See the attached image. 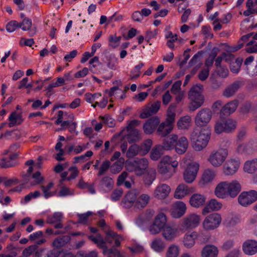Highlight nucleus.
Returning <instances> with one entry per match:
<instances>
[{"label": "nucleus", "mask_w": 257, "mask_h": 257, "mask_svg": "<svg viewBox=\"0 0 257 257\" xmlns=\"http://www.w3.org/2000/svg\"><path fill=\"white\" fill-rule=\"evenodd\" d=\"M156 171L155 169L150 168L148 170L147 173L145 175L144 181L145 185L150 186L156 179Z\"/></svg>", "instance_id": "41"}, {"label": "nucleus", "mask_w": 257, "mask_h": 257, "mask_svg": "<svg viewBox=\"0 0 257 257\" xmlns=\"http://www.w3.org/2000/svg\"><path fill=\"white\" fill-rule=\"evenodd\" d=\"M178 136L172 134L164 138L162 141V146L166 151H169L174 149Z\"/></svg>", "instance_id": "20"}, {"label": "nucleus", "mask_w": 257, "mask_h": 257, "mask_svg": "<svg viewBox=\"0 0 257 257\" xmlns=\"http://www.w3.org/2000/svg\"><path fill=\"white\" fill-rule=\"evenodd\" d=\"M163 236L167 240L171 241L177 236V229L166 225L163 230Z\"/></svg>", "instance_id": "34"}, {"label": "nucleus", "mask_w": 257, "mask_h": 257, "mask_svg": "<svg viewBox=\"0 0 257 257\" xmlns=\"http://www.w3.org/2000/svg\"><path fill=\"white\" fill-rule=\"evenodd\" d=\"M210 134L209 129H202L199 132L193 131L190 137L193 148L196 151L204 149L209 142Z\"/></svg>", "instance_id": "1"}, {"label": "nucleus", "mask_w": 257, "mask_h": 257, "mask_svg": "<svg viewBox=\"0 0 257 257\" xmlns=\"http://www.w3.org/2000/svg\"><path fill=\"white\" fill-rule=\"evenodd\" d=\"M191 124V117L189 115L181 117L177 122V126L179 129L188 130Z\"/></svg>", "instance_id": "38"}, {"label": "nucleus", "mask_w": 257, "mask_h": 257, "mask_svg": "<svg viewBox=\"0 0 257 257\" xmlns=\"http://www.w3.org/2000/svg\"><path fill=\"white\" fill-rule=\"evenodd\" d=\"M173 128V125L162 122L157 129L156 133L161 138H165L171 133Z\"/></svg>", "instance_id": "30"}, {"label": "nucleus", "mask_w": 257, "mask_h": 257, "mask_svg": "<svg viewBox=\"0 0 257 257\" xmlns=\"http://www.w3.org/2000/svg\"><path fill=\"white\" fill-rule=\"evenodd\" d=\"M106 234L108 236H110L111 238L115 239V244L116 246H119L120 245L119 239L122 238L121 235L117 234L116 232L111 230L107 231Z\"/></svg>", "instance_id": "59"}, {"label": "nucleus", "mask_w": 257, "mask_h": 257, "mask_svg": "<svg viewBox=\"0 0 257 257\" xmlns=\"http://www.w3.org/2000/svg\"><path fill=\"white\" fill-rule=\"evenodd\" d=\"M203 52L202 51H198L195 54L193 57L191 59L188 63V67H191L197 64H199L200 62L201 58L202 57Z\"/></svg>", "instance_id": "50"}, {"label": "nucleus", "mask_w": 257, "mask_h": 257, "mask_svg": "<svg viewBox=\"0 0 257 257\" xmlns=\"http://www.w3.org/2000/svg\"><path fill=\"white\" fill-rule=\"evenodd\" d=\"M74 194V191L68 187L64 186H62L60 187V190L58 192V196L65 197L68 195H72Z\"/></svg>", "instance_id": "56"}, {"label": "nucleus", "mask_w": 257, "mask_h": 257, "mask_svg": "<svg viewBox=\"0 0 257 257\" xmlns=\"http://www.w3.org/2000/svg\"><path fill=\"white\" fill-rule=\"evenodd\" d=\"M21 182L25 187H31L40 184L44 178L41 176L40 172L37 171L33 175H22Z\"/></svg>", "instance_id": "11"}, {"label": "nucleus", "mask_w": 257, "mask_h": 257, "mask_svg": "<svg viewBox=\"0 0 257 257\" xmlns=\"http://www.w3.org/2000/svg\"><path fill=\"white\" fill-rule=\"evenodd\" d=\"M228 196L234 198L241 191V186L237 181H233L231 182H228Z\"/></svg>", "instance_id": "32"}, {"label": "nucleus", "mask_w": 257, "mask_h": 257, "mask_svg": "<svg viewBox=\"0 0 257 257\" xmlns=\"http://www.w3.org/2000/svg\"><path fill=\"white\" fill-rule=\"evenodd\" d=\"M124 161V159L121 158L112 165H110V172L113 174L119 173L122 169Z\"/></svg>", "instance_id": "47"}, {"label": "nucleus", "mask_w": 257, "mask_h": 257, "mask_svg": "<svg viewBox=\"0 0 257 257\" xmlns=\"http://www.w3.org/2000/svg\"><path fill=\"white\" fill-rule=\"evenodd\" d=\"M218 249L217 247L212 244H207L201 250V257H217Z\"/></svg>", "instance_id": "26"}, {"label": "nucleus", "mask_w": 257, "mask_h": 257, "mask_svg": "<svg viewBox=\"0 0 257 257\" xmlns=\"http://www.w3.org/2000/svg\"><path fill=\"white\" fill-rule=\"evenodd\" d=\"M202 85H196L193 86L189 91L188 98L191 102L188 108L190 111H194L203 105L204 97L202 94Z\"/></svg>", "instance_id": "2"}, {"label": "nucleus", "mask_w": 257, "mask_h": 257, "mask_svg": "<svg viewBox=\"0 0 257 257\" xmlns=\"http://www.w3.org/2000/svg\"><path fill=\"white\" fill-rule=\"evenodd\" d=\"M199 164L194 162L189 163L183 173V178L185 182L192 183L195 179L199 170Z\"/></svg>", "instance_id": "9"}, {"label": "nucleus", "mask_w": 257, "mask_h": 257, "mask_svg": "<svg viewBox=\"0 0 257 257\" xmlns=\"http://www.w3.org/2000/svg\"><path fill=\"white\" fill-rule=\"evenodd\" d=\"M121 37L120 36L116 37L115 35H111L109 37V46L112 48L117 47L119 44Z\"/></svg>", "instance_id": "53"}, {"label": "nucleus", "mask_w": 257, "mask_h": 257, "mask_svg": "<svg viewBox=\"0 0 257 257\" xmlns=\"http://www.w3.org/2000/svg\"><path fill=\"white\" fill-rule=\"evenodd\" d=\"M221 221V217L218 213H212L207 216L203 222L205 230H213L218 227Z\"/></svg>", "instance_id": "10"}, {"label": "nucleus", "mask_w": 257, "mask_h": 257, "mask_svg": "<svg viewBox=\"0 0 257 257\" xmlns=\"http://www.w3.org/2000/svg\"><path fill=\"white\" fill-rule=\"evenodd\" d=\"M225 124V132L230 133L234 131L236 128V121L232 119H228L224 121Z\"/></svg>", "instance_id": "52"}, {"label": "nucleus", "mask_w": 257, "mask_h": 257, "mask_svg": "<svg viewBox=\"0 0 257 257\" xmlns=\"http://www.w3.org/2000/svg\"><path fill=\"white\" fill-rule=\"evenodd\" d=\"M110 167V162L109 160L104 161L99 168L97 173L98 176H101L105 174Z\"/></svg>", "instance_id": "55"}, {"label": "nucleus", "mask_w": 257, "mask_h": 257, "mask_svg": "<svg viewBox=\"0 0 257 257\" xmlns=\"http://www.w3.org/2000/svg\"><path fill=\"white\" fill-rule=\"evenodd\" d=\"M19 28H22V30L24 31L30 30L29 35L30 37L33 36L36 34V30L35 28L31 29L32 27V21L29 18L24 19L21 23H19Z\"/></svg>", "instance_id": "37"}, {"label": "nucleus", "mask_w": 257, "mask_h": 257, "mask_svg": "<svg viewBox=\"0 0 257 257\" xmlns=\"http://www.w3.org/2000/svg\"><path fill=\"white\" fill-rule=\"evenodd\" d=\"M149 165L148 160L145 158L136 159L133 161L127 162L125 166L127 171L134 172L138 176L143 175Z\"/></svg>", "instance_id": "4"}, {"label": "nucleus", "mask_w": 257, "mask_h": 257, "mask_svg": "<svg viewBox=\"0 0 257 257\" xmlns=\"http://www.w3.org/2000/svg\"><path fill=\"white\" fill-rule=\"evenodd\" d=\"M189 193L188 187L185 184H181L176 188L174 196L176 199H182Z\"/></svg>", "instance_id": "36"}, {"label": "nucleus", "mask_w": 257, "mask_h": 257, "mask_svg": "<svg viewBox=\"0 0 257 257\" xmlns=\"http://www.w3.org/2000/svg\"><path fill=\"white\" fill-rule=\"evenodd\" d=\"M238 105V101L237 100L231 101L224 105L220 110V115H229L234 112L236 109Z\"/></svg>", "instance_id": "24"}, {"label": "nucleus", "mask_w": 257, "mask_h": 257, "mask_svg": "<svg viewBox=\"0 0 257 257\" xmlns=\"http://www.w3.org/2000/svg\"><path fill=\"white\" fill-rule=\"evenodd\" d=\"M140 150V148L138 145L136 144L132 145L126 152V156L128 158H133L139 154Z\"/></svg>", "instance_id": "48"}, {"label": "nucleus", "mask_w": 257, "mask_h": 257, "mask_svg": "<svg viewBox=\"0 0 257 257\" xmlns=\"http://www.w3.org/2000/svg\"><path fill=\"white\" fill-rule=\"evenodd\" d=\"M136 198L135 193L133 191H130L125 195L122 200V202L125 207H130L132 206L133 204H135Z\"/></svg>", "instance_id": "40"}, {"label": "nucleus", "mask_w": 257, "mask_h": 257, "mask_svg": "<svg viewBox=\"0 0 257 257\" xmlns=\"http://www.w3.org/2000/svg\"><path fill=\"white\" fill-rule=\"evenodd\" d=\"M70 240V236L68 235H63L56 238L53 242V245L59 248L66 244Z\"/></svg>", "instance_id": "42"}, {"label": "nucleus", "mask_w": 257, "mask_h": 257, "mask_svg": "<svg viewBox=\"0 0 257 257\" xmlns=\"http://www.w3.org/2000/svg\"><path fill=\"white\" fill-rule=\"evenodd\" d=\"M198 236V233L195 231L186 233L182 240L184 246L187 248H192L194 245Z\"/></svg>", "instance_id": "21"}, {"label": "nucleus", "mask_w": 257, "mask_h": 257, "mask_svg": "<svg viewBox=\"0 0 257 257\" xmlns=\"http://www.w3.org/2000/svg\"><path fill=\"white\" fill-rule=\"evenodd\" d=\"M225 124L224 121H218L216 122L214 126V130L215 133L217 134H220L222 132H225Z\"/></svg>", "instance_id": "60"}, {"label": "nucleus", "mask_w": 257, "mask_h": 257, "mask_svg": "<svg viewBox=\"0 0 257 257\" xmlns=\"http://www.w3.org/2000/svg\"><path fill=\"white\" fill-rule=\"evenodd\" d=\"M151 247L156 251L161 252L164 250L165 244L162 239L156 238L152 241Z\"/></svg>", "instance_id": "45"}, {"label": "nucleus", "mask_w": 257, "mask_h": 257, "mask_svg": "<svg viewBox=\"0 0 257 257\" xmlns=\"http://www.w3.org/2000/svg\"><path fill=\"white\" fill-rule=\"evenodd\" d=\"M161 102L160 101H157L153 103H149L143 109L142 112L140 114V117L141 118H146L149 116L156 114L161 107Z\"/></svg>", "instance_id": "14"}, {"label": "nucleus", "mask_w": 257, "mask_h": 257, "mask_svg": "<svg viewBox=\"0 0 257 257\" xmlns=\"http://www.w3.org/2000/svg\"><path fill=\"white\" fill-rule=\"evenodd\" d=\"M186 210L185 204L182 201H178L174 204V208L171 212L173 218H179L182 217Z\"/></svg>", "instance_id": "23"}, {"label": "nucleus", "mask_w": 257, "mask_h": 257, "mask_svg": "<svg viewBox=\"0 0 257 257\" xmlns=\"http://www.w3.org/2000/svg\"><path fill=\"white\" fill-rule=\"evenodd\" d=\"M215 195L220 198H225L228 197V182L223 181L219 183L215 190Z\"/></svg>", "instance_id": "22"}, {"label": "nucleus", "mask_w": 257, "mask_h": 257, "mask_svg": "<svg viewBox=\"0 0 257 257\" xmlns=\"http://www.w3.org/2000/svg\"><path fill=\"white\" fill-rule=\"evenodd\" d=\"M102 120V122L109 127H113L115 125V120L109 115L99 117Z\"/></svg>", "instance_id": "58"}, {"label": "nucleus", "mask_w": 257, "mask_h": 257, "mask_svg": "<svg viewBox=\"0 0 257 257\" xmlns=\"http://www.w3.org/2000/svg\"><path fill=\"white\" fill-rule=\"evenodd\" d=\"M127 134L125 136V139L129 143H133L139 141L141 139V134L137 129L129 130L127 131Z\"/></svg>", "instance_id": "33"}, {"label": "nucleus", "mask_w": 257, "mask_h": 257, "mask_svg": "<svg viewBox=\"0 0 257 257\" xmlns=\"http://www.w3.org/2000/svg\"><path fill=\"white\" fill-rule=\"evenodd\" d=\"M222 207V204L217 200L213 199L209 201L202 211L203 215H206L211 211H217Z\"/></svg>", "instance_id": "29"}, {"label": "nucleus", "mask_w": 257, "mask_h": 257, "mask_svg": "<svg viewBox=\"0 0 257 257\" xmlns=\"http://www.w3.org/2000/svg\"><path fill=\"white\" fill-rule=\"evenodd\" d=\"M232 57V55L231 54H227L226 53H223L220 56H218L215 60V66L217 67H220L221 63L223 59H225V60H227V59L228 58H230Z\"/></svg>", "instance_id": "61"}, {"label": "nucleus", "mask_w": 257, "mask_h": 257, "mask_svg": "<svg viewBox=\"0 0 257 257\" xmlns=\"http://www.w3.org/2000/svg\"><path fill=\"white\" fill-rule=\"evenodd\" d=\"M159 123L160 120L157 117H152L149 119L143 125L145 133L148 135L152 134Z\"/></svg>", "instance_id": "19"}, {"label": "nucleus", "mask_w": 257, "mask_h": 257, "mask_svg": "<svg viewBox=\"0 0 257 257\" xmlns=\"http://www.w3.org/2000/svg\"><path fill=\"white\" fill-rule=\"evenodd\" d=\"M242 250L248 255H252L257 252V241L254 239H247L242 244Z\"/></svg>", "instance_id": "18"}, {"label": "nucleus", "mask_w": 257, "mask_h": 257, "mask_svg": "<svg viewBox=\"0 0 257 257\" xmlns=\"http://www.w3.org/2000/svg\"><path fill=\"white\" fill-rule=\"evenodd\" d=\"M243 169L248 173H253L257 169V159L246 161L244 165Z\"/></svg>", "instance_id": "44"}, {"label": "nucleus", "mask_w": 257, "mask_h": 257, "mask_svg": "<svg viewBox=\"0 0 257 257\" xmlns=\"http://www.w3.org/2000/svg\"><path fill=\"white\" fill-rule=\"evenodd\" d=\"M228 155V151L225 149H219L211 152L208 161L214 167H218L222 165Z\"/></svg>", "instance_id": "5"}, {"label": "nucleus", "mask_w": 257, "mask_h": 257, "mask_svg": "<svg viewBox=\"0 0 257 257\" xmlns=\"http://www.w3.org/2000/svg\"><path fill=\"white\" fill-rule=\"evenodd\" d=\"M188 147V141L185 137H181L176 141L175 146L176 152L178 154H183L186 152Z\"/></svg>", "instance_id": "27"}, {"label": "nucleus", "mask_w": 257, "mask_h": 257, "mask_svg": "<svg viewBox=\"0 0 257 257\" xmlns=\"http://www.w3.org/2000/svg\"><path fill=\"white\" fill-rule=\"evenodd\" d=\"M171 191L169 186L166 184H159L154 191V196L158 199H164L168 197Z\"/></svg>", "instance_id": "17"}, {"label": "nucleus", "mask_w": 257, "mask_h": 257, "mask_svg": "<svg viewBox=\"0 0 257 257\" xmlns=\"http://www.w3.org/2000/svg\"><path fill=\"white\" fill-rule=\"evenodd\" d=\"M150 196L147 194H142L135 202V207L138 209H143L149 203Z\"/></svg>", "instance_id": "35"}, {"label": "nucleus", "mask_w": 257, "mask_h": 257, "mask_svg": "<svg viewBox=\"0 0 257 257\" xmlns=\"http://www.w3.org/2000/svg\"><path fill=\"white\" fill-rule=\"evenodd\" d=\"M165 150L161 145L155 146L153 148L150 153V157L151 159L154 161L158 160L164 154V151Z\"/></svg>", "instance_id": "39"}, {"label": "nucleus", "mask_w": 257, "mask_h": 257, "mask_svg": "<svg viewBox=\"0 0 257 257\" xmlns=\"http://www.w3.org/2000/svg\"><path fill=\"white\" fill-rule=\"evenodd\" d=\"M200 221V216L193 213L187 215L182 221V228L183 229H192L197 227Z\"/></svg>", "instance_id": "12"}, {"label": "nucleus", "mask_w": 257, "mask_h": 257, "mask_svg": "<svg viewBox=\"0 0 257 257\" xmlns=\"http://www.w3.org/2000/svg\"><path fill=\"white\" fill-rule=\"evenodd\" d=\"M17 28H19V23L16 21H12L6 26V30L9 32H14Z\"/></svg>", "instance_id": "62"}, {"label": "nucleus", "mask_w": 257, "mask_h": 257, "mask_svg": "<svg viewBox=\"0 0 257 257\" xmlns=\"http://www.w3.org/2000/svg\"><path fill=\"white\" fill-rule=\"evenodd\" d=\"M143 66L144 64L140 63L139 65L135 67L134 69L131 72V80L136 79L140 76V70Z\"/></svg>", "instance_id": "54"}, {"label": "nucleus", "mask_w": 257, "mask_h": 257, "mask_svg": "<svg viewBox=\"0 0 257 257\" xmlns=\"http://www.w3.org/2000/svg\"><path fill=\"white\" fill-rule=\"evenodd\" d=\"M239 162L234 159L228 160L223 166V172L225 175H232L237 171Z\"/></svg>", "instance_id": "16"}, {"label": "nucleus", "mask_w": 257, "mask_h": 257, "mask_svg": "<svg viewBox=\"0 0 257 257\" xmlns=\"http://www.w3.org/2000/svg\"><path fill=\"white\" fill-rule=\"evenodd\" d=\"M212 112L207 108H204L199 110L194 118L195 123L198 127L206 126L212 118Z\"/></svg>", "instance_id": "6"}, {"label": "nucleus", "mask_w": 257, "mask_h": 257, "mask_svg": "<svg viewBox=\"0 0 257 257\" xmlns=\"http://www.w3.org/2000/svg\"><path fill=\"white\" fill-rule=\"evenodd\" d=\"M239 153L250 154L257 151V140H251L245 144H239L236 148Z\"/></svg>", "instance_id": "15"}, {"label": "nucleus", "mask_w": 257, "mask_h": 257, "mask_svg": "<svg viewBox=\"0 0 257 257\" xmlns=\"http://www.w3.org/2000/svg\"><path fill=\"white\" fill-rule=\"evenodd\" d=\"M68 171L71 172L70 175L67 177V180L70 181L75 179L78 175L79 171L76 166L70 167Z\"/></svg>", "instance_id": "57"}, {"label": "nucleus", "mask_w": 257, "mask_h": 257, "mask_svg": "<svg viewBox=\"0 0 257 257\" xmlns=\"http://www.w3.org/2000/svg\"><path fill=\"white\" fill-rule=\"evenodd\" d=\"M114 181L113 179L111 177L106 176L101 179L99 183L101 189L104 193L110 191L112 189Z\"/></svg>", "instance_id": "31"}, {"label": "nucleus", "mask_w": 257, "mask_h": 257, "mask_svg": "<svg viewBox=\"0 0 257 257\" xmlns=\"http://www.w3.org/2000/svg\"><path fill=\"white\" fill-rule=\"evenodd\" d=\"M244 84V82L243 80L234 81L224 89L222 92V95L225 98H230L233 96Z\"/></svg>", "instance_id": "13"}, {"label": "nucleus", "mask_w": 257, "mask_h": 257, "mask_svg": "<svg viewBox=\"0 0 257 257\" xmlns=\"http://www.w3.org/2000/svg\"><path fill=\"white\" fill-rule=\"evenodd\" d=\"M63 218V214L61 212H55L52 215L47 216V222L49 224H55V228H61L63 224L61 223Z\"/></svg>", "instance_id": "25"}, {"label": "nucleus", "mask_w": 257, "mask_h": 257, "mask_svg": "<svg viewBox=\"0 0 257 257\" xmlns=\"http://www.w3.org/2000/svg\"><path fill=\"white\" fill-rule=\"evenodd\" d=\"M179 254V247L175 244L170 245L167 251L166 257H178Z\"/></svg>", "instance_id": "49"}, {"label": "nucleus", "mask_w": 257, "mask_h": 257, "mask_svg": "<svg viewBox=\"0 0 257 257\" xmlns=\"http://www.w3.org/2000/svg\"><path fill=\"white\" fill-rule=\"evenodd\" d=\"M9 119L10 121L9 123V126L10 127H13L16 124H20L23 121L21 116L17 114L16 112L12 113L9 116Z\"/></svg>", "instance_id": "46"}, {"label": "nucleus", "mask_w": 257, "mask_h": 257, "mask_svg": "<svg viewBox=\"0 0 257 257\" xmlns=\"http://www.w3.org/2000/svg\"><path fill=\"white\" fill-rule=\"evenodd\" d=\"M205 200L206 197L204 195L196 193L191 196L189 202L191 206L198 208L205 204Z\"/></svg>", "instance_id": "28"}, {"label": "nucleus", "mask_w": 257, "mask_h": 257, "mask_svg": "<svg viewBox=\"0 0 257 257\" xmlns=\"http://www.w3.org/2000/svg\"><path fill=\"white\" fill-rule=\"evenodd\" d=\"M54 184L52 182L49 183L47 186L41 185V188L43 192L44 197L48 198L53 195L52 192L50 191V189L53 187Z\"/></svg>", "instance_id": "51"}, {"label": "nucleus", "mask_w": 257, "mask_h": 257, "mask_svg": "<svg viewBox=\"0 0 257 257\" xmlns=\"http://www.w3.org/2000/svg\"><path fill=\"white\" fill-rule=\"evenodd\" d=\"M122 194V190L121 189H116L111 193L110 198L112 200L116 201L119 200Z\"/></svg>", "instance_id": "63"}, {"label": "nucleus", "mask_w": 257, "mask_h": 257, "mask_svg": "<svg viewBox=\"0 0 257 257\" xmlns=\"http://www.w3.org/2000/svg\"><path fill=\"white\" fill-rule=\"evenodd\" d=\"M215 176V171L211 169H207L204 171L202 175V181L204 184L210 183L213 181Z\"/></svg>", "instance_id": "43"}, {"label": "nucleus", "mask_w": 257, "mask_h": 257, "mask_svg": "<svg viewBox=\"0 0 257 257\" xmlns=\"http://www.w3.org/2000/svg\"><path fill=\"white\" fill-rule=\"evenodd\" d=\"M182 84V82L180 80H178L176 81L172 85L171 91V92L174 94H176L178 92L181 91V85Z\"/></svg>", "instance_id": "64"}, {"label": "nucleus", "mask_w": 257, "mask_h": 257, "mask_svg": "<svg viewBox=\"0 0 257 257\" xmlns=\"http://www.w3.org/2000/svg\"><path fill=\"white\" fill-rule=\"evenodd\" d=\"M167 222L166 215L163 213H159L155 217L152 224L149 227V231L152 234L160 232L166 226Z\"/></svg>", "instance_id": "8"}, {"label": "nucleus", "mask_w": 257, "mask_h": 257, "mask_svg": "<svg viewBox=\"0 0 257 257\" xmlns=\"http://www.w3.org/2000/svg\"><path fill=\"white\" fill-rule=\"evenodd\" d=\"M257 200V192L254 190L243 191L238 197V203L243 207H247Z\"/></svg>", "instance_id": "7"}, {"label": "nucleus", "mask_w": 257, "mask_h": 257, "mask_svg": "<svg viewBox=\"0 0 257 257\" xmlns=\"http://www.w3.org/2000/svg\"><path fill=\"white\" fill-rule=\"evenodd\" d=\"M178 165L177 161L169 156H164L158 165V172L166 178H169L172 175L171 169Z\"/></svg>", "instance_id": "3"}]
</instances>
